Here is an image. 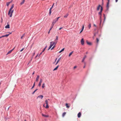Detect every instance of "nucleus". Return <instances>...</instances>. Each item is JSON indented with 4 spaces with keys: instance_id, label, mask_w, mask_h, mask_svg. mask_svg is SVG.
I'll use <instances>...</instances> for the list:
<instances>
[{
    "instance_id": "46",
    "label": "nucleus",
    "mask_w": 121,
    "mask_h": 121,
    "mask_svg": "<svg viewBox=\"0 0 121 121\" xmlns=\"http://www.w3.org/2000/svg\"><path fill=\"white\" fill-rule=\"evenodd\" d=\"M24 48H22L20 51V52H21L24 49Z\"/></svg>"
},
{
    "instance_id": "16",
    "label": "nucleus",
    "mask_w": 121,
    "mask_h": 121,
    "mask_svg": "<svg viewBox=\"0 0 121 121\" xmlns=\"http://www.w3.org/2000/svg\"><path fill=\"white\" fill-rule=\"evenodd\" d=\"M81 115V113L80 112H79L78 114V118H79L80 117Z\"/></svg>"
},
{
    "instance_id": "11",
    "label": "nucleus",
    "mask_w": 121,
    "mask_h": 121,
    "mask_svg": "<svg viewBox=\"0 0 121 121\" xmlns=\"http://www.w3.org/2000/svg\"><path fill=\"white\" fill-rule=\"evenodd\" d=\"M39 75H38L36 79V81L37 82L38 81L39 79Z\"/></svg>"
},
{
    "instance_id": "58",
    "label": "nucleus",
    "mask_w": 121,
    "mask_h": 121,
    "mask_svg": "<svg viewBox=\"0 0 121 121\" xmlns=\"http://www.w3.org/2000/svg\"><path fill=\"white\" fill-rule=\"evenodd\" d=\"M38 54L37 55L35 56V58H36L37 56H38Z\"/></svg>"
},
{
    "instance_id": "3",
    "label": "nucleus",
    "mask_w": 121,
    "mask_h": 121,
    "mask_svg": "<svg viewBox=\"0 0 121 121\" xmlns=\"http://www.w3.org/2000/svg\"><path fill=\"white\" fill-rule=\"evenodd\" d=\"M45 103L46 104V108H48L49 107L48 106V101L47 100H45Z\"/></svg>"
},
{
    "instance_id": "51",
    "label": "nucleus",
    "mask_w": 121,
    "mask_h": 121,
    "mask_svg": "<svg viewBox=\"0 0 121 121\" xmlns=\"http://www.w3.org/2000/svg\"><path fill=\"white\" fill-rule=\"evenodd\" d=\"M52 8H50V9L49 11H51V10H52Z\"/></svg>"
},
{
    "instance_id": "24",
    "label": "nucleus",
    "mask_w": 121,
    "mask_h": 121,
    "mask_svg": "<svg viewBox=\"0 0 121 121\" xmlns=\"http://www.w3.org/2000/svg\"><path fill=\"white\" fill-rule=\"evenodd\" d=\"M65 48H63L59 52V53H60L64 51V50Z\"/></svg>"
},
{
    "instance_id": "50",
    "label": "nucleus",
    "mask_w": 121,
    "mask_h": 121,
    "mask_svg": "<svg viewBox=\"0 0 121 121\" xmlns=\"http://www.w3.org/2000/svg\"><path fill=\"white\" fill-rule=\"evenodd\" d=\"M77 67V66H75L73 67V69H75Z\"/></svg>"
},
{
    "instance_id": "1",
    "label": "nucleus",
    "mask_w": 121,
    "mask_h": 121,
    "mask_svg": "<svg viewBox=\"0 0 121 121\" xmlns=\"http://www.w3.org/2000/svg\"><path fill=\"white\" fill-rule=\"evenodd\" d=\"M55 44V42H51L50 43V45L48 49V50H49Z\"/></svg>"
},
{
    "instance_id": "17",
    "label": "nucleus",
    "mask_w": 121,
    "mask_h": 121,
    "mask_svg": "<svg viewBox=\"0 0 121 121\" xmlns=\"http://www.w3.org/2000/svg\"><path fill=\"white\" fill-rule=\"evenodd\" d=\"M86 56L85 55L82 59V62H84L85 58H86Z\"/></svg>"
},
{
    "instance_id": "52",
    "label": "nucleus",
    "mask_w": 121,
    "mask_h": 121,
    "mask_svg": "<svg viewBox=\"0 0 121 121\" xmlns=\"http://www.w3.org/2000/svg\"><path fill=\"white\" fill-rule=\"evenodd\" d=\"M54 4H53L52 5V7L51 8H52V9L53 7V5H54Z\"/></svg>"
},
{
    "instance_id": "27",
    "label": "nucleus",
    "mask_w": 121,
    "mask_h": 121,
    "mask_svg": "<svg viewBox=\"0 0 121 121\" xmlns=\"http://www.w3.org/2000/svg\"><path fill=\"white\" fill-rule=\"evenodd\" d=\"M65 105L67 108H69L70 107V106L68 105V104L67 103Z\"/></svg>"
},
{
    "instance_id": "60",
    "label": "nucleus",
    "mask_w": 121,
    "mask_h": 121,
    "mask_svg": "<svg viewBox=\"0 0 121 121\" xmlns=\"http://www.w3.org/2000/svg\"><path fill=\"white\" fill-rule=\"evenodd\" d=\"M118 1V0H115V1L116 2H117Z\"/></svg>"
},
{
    "instance_id": "44",
    "label": "nucleus",
    "mask_w": 121,
    "mask_h": 121,
    "mask_svg": "<svg viewBox=\"0 0 121 121\" xmlns=\"http://www.w3.org/2000/svg\"><path fill=\"white\" fill-rule=\"evenodd\" d=\"M55 47V45L51 49V50H52Z\"/></svg>"
},
{
    "instance_id": "18",
    "label": "nucleus",
    "mask_w": 121,
    "mask_h": 121,
    "mask_svg": "<svg viewBox=\"0 0 121 121\" xmlns=\"http://www.w3.org/2000/svg\"><path fill=\"white\" fill-rule=\"evenodd\" d=\"M9 35V34H7L6 35H3L2 36V37H7Z\"/></svg>"
},
{
    "instance_id": "14",
    "label": "nucleus",
    "mask_w": 121,
    "mask_h": 121,
    "mask_svg": "<svg viewBox=\"0 0 121 121\" xmlns=\"http://www.w3.org/2000/svg\"><path fill=\"white\" fill-rule=\"evenodd\" d=\"M101 5L100 4L97 7V11L99 10L100 8V7L101 8Z\"/></svg>"
},
{
    "instance_id": "9",
    "label": "nucleus",
    "mask_w": 121,
    "mask_h": 121,
    "mask_svg": "<svg viewBox=\"0 0 121 121\" xmlns=\"http://www.w3.org/2000/svg\"><path fill=\"white\" fill-rule=\"evenodd\" d=\"M86 42L87 44L89 45H91L92 44L90 42H88V41L87 40H86Z\"/></svg>"
},
{
    "instance_id": "7",
    "label": "nucleus",
    "mask_w": 121,
    "mask_h": 121,
    "mask_svg": "<svg viewBox=\"0 0 121 121\" xmlns=\"http://www.w3.org/2000/svg\"><path fill=\"white\" fill-rule=\"evenodd\" d=\"M42 82V79H40V81L39 83V84L38 85V86H40L41 84V83Z\"/></svg>"
},
{
    "instance_id": "59",
    "label": "nucleus",
    "mask_w": 121,
    "mask_h": 121,
    "mask_svg": "<svg viewBox=\"0 0 121 121\" xmlns=\"http://www.w3.org/2000/svg\"><path fill=\"white\" fill-rule=\"evenodd\" d=\"M35 72H34L32 73V75H33L34 74Z\"/></svg>"
},
{
    "instance_id": "23",
    "label": "nucleus",
    "mask_w": 121,
    "mask_h": 121,
    "mask_svg": "<svg viewBox=\"0 0 121 121\" xmlns=\"http://www.w3.org/2000/svg\"><path fill=\"white\" fill-rule=\"evenodd\" d=\"M103 14L104 18V22L105 20V19L106 18V16H105V15L104 14Z\"/></svg>"
},
{
    "instance_id": "21",
    "label": "nucleus",
    "mask_w": 121,
    "mask_h": 121,
    "mask_svg": "<svg viewBox=\"0 0 121 121\" xmlns=\"http://www.w3.org/2000/svg\"><path fill=\"white\" fill-rule=\"evenodd\" d=\"M102 12L100 11L98 13L99 15H100V18H101V16L102 15Z\"/></svg>"
},
{
    "instance_id": "35",
    "label": "nucleus",
    "mask_w": 121,
    "mask_h": 121,
    "mask_svg": "<svg viewBox=\"0 0 121 121\" xmlns=\"http://www.w3.org/2000/svg\"><path fill=\"white\" fill-rule=\"evenodd\" d=\"M103 10V7L102 6H101V8H100V11H101V12H102V11Z\"/></svg>"
},
{
    "instance_id": "38",
    "label": "nucleus",
    "mask_w": 121,
    "mask_h": 121,
    "mask_svg": "<svg viewBox=\"0 0 121 121\" xmlns=\"http://www.w3.org/2000/svg\"><path fill=\"white\" fill-rule=\"evenodd\" d=\"M32 58H31V60H30V61H29L28 63V65L31 62V61H32Z\"/></svg>"
},
{
    "instance_id": "63",
    "label": "nucleus",
    "mask_w": 121,
    "mask_h": 121,
    "mask_svg": "<svg viewBox=\"0 0 121 121\" xmlns=\"http://www.w3.org/2000/svg\"><path fill=\"white\" fill-rule=\"evenodd\" d=\"M2 37H2V36L0 37V39Z\"/></svg>"
},
{
    "instance_id": "20",
    "label": "nucleus",
    "mask_w": 121,
    "mask_h": 121,
    "mask_svg": "<svg viewBox=\"0 0 121 121\" xmlns=\"http://www.w3.org/2000/svg\"><path fill=\"white\" fill-rule=\"evenodd\" d=\"M59 67V65H58L53 70V71H55Z\"/></svg>"
},
{
    "instance_id": "56",
    "label": "nucleus",
    "mask_w": 121,
    "mask_h": 121,
    "mask_svg": "<svg viewBox=\"0 0 121 121\" xmlns=\"http://www.w3.org/2000/svg\"><path fill=\"white\" fill-rule=\"evenodd\" d=\"M8 33H9V35L10 34H12V32H8Z\"/></svg>"
},
{
    "instance_id": "33",
    "label": "nucleus",
    "mask_w": 121,
    "mask_h": 121,
    "mask_svg": "<svg viewBox=\"0 0 121 121\" xmlns=\"http://www.w3.org/2000/svg\"><path fill=\"white\" fill-rule=\"evenodd\" d=\"M109 4L108 3H107V5H106V8H109Z\"/></svg>"
},
{
    "instance_id": "29",
    "label": "nucleus",
    "mask_w": 121,
    "mask_h": 121,
    "mask_svg": "<svg viewBox=\"0 0 121 121\" xmlns=\"http://www.w3.org/2000/svg\"><path fill=\"white\" fill-rule=\"evenodd\" d=\"M73 51H72L71 52L69 55V56H70L72 54V53H73Z\"/></svg>"
},
{
    "instance_id": "28",
    "label": "nucleus",
    "mask_w": 121,
    "mask_h": 121,
    "mask_svg": "<svg viewBox=\"0 0 121 121\" xmlns=\"http://www.w3.org/2000/svg\"><path fill=\"white\" fill-rule=\"evenodd\" d=\"M38 90V89H36L35 91H34V92L32 93V94L33 95Z\"/></svg>"
},
{
    "instance_id": "6",
    "label": "nucleus",
    "mask_w": 121,
    "mask_h": 121,
    "mask_svg": "<svg viewBox=\"0 0 121 121\" xmlns=\"http://www.w3.org/2000/svg\"><path fill=\"white\" fill-rule=\"evenodd\" d=\"M14 48H14L13 49L9 51L6 54V55H7L8 54L10 53L13 51L14 49Z\"/></svg>"
},
{
    "instance_id": "39",
    "label": "nucleus",
    "mask_w": 121,
    "mask_h": 121,
    "mask_svg": "<svg viewBox=\"0 0 121 121\" xmlns=\"http://www.w3.org/2000/svg\"><path fill=\"white\" fill-rule=\"evenodd\" d=\"M10 3V2H7V3L6 5L7 6H8L9 5Z\"/></svg>"
},
{
    "instance_id": "4",
    "label": "nucleus",
    "mask_w": 121,
    "mask_h": 121,
    "mask_svg": "<svg viewBox=\"0 0 121 121\" xmlns=\"http://www.w3.org/2000/svg\"><path fill=\"white\" fill-rule=\"evenodd\" d=\"M57 21L55 19L53 20V22L52 23V25L53 26L55 23Z\"/></svg>"
},
{
    "instance_id": "53",
    "label": "nucleus",
    "mask_w": 121,
    "mask_h": 121,
    "mask_svg": "<svg viewBox=\"0 0 121 121\" xmlns=\"http://www.w3.org/2000/svg\"><path fill=\"white\" fill-rule=\"evenodd\" d=\"M62 28V27H60V28L59 29V30H60Z\"/></svg>"
},
{
    "instance_id": "31",
    "label": "nucleus",
    "mask_w": 121,
    "mask_h": 121,
    "mask_svg": "<svg viewBox=\"0 0 121 121\" xmlns=\"http://www.w3.org/2000/svg\"><path fill=\"white\" fill-rule=\"evenodd\" d=\"M45 87V83H43L42 84V88H43Z\"/></svg>"
},
{
    "instance_id": "13",
    "label": "nucleus",
    "mask_w": 121,
    "mask_h": 121,
    "mask_svg": "<svg viewBox=\"0 0 121 121\" xmlns=\"http://www.w3.org/2000/svg\"><path fill=\"white\" fill-rule=\"evenodd\" d=\"M84 26L83 25L82 27V28L81 30V31L80 32V33H81L83 31L84 29Z\"/></svg>"
},
{
    "instance_id": "57",
    "label": "nucleus",
    "mask_w": 121,
    "mask_h": 121,
    "mask_svg": "<svg viewBox=\"0 0 121 121\" xmlns=\"http://www.w3.org/2000/svg\"><path fill=\"white\" fill-rule=\"evenodd\" d=\"M43 52H42L39 55V56L42 54V53Z\"/></svg>"
},
{
    "instance_id": "43",
    "label": "nucleus",
    "mask_w": 121,
    "mask_h": 121,
    "mask_svg": "<svg viewBox=\"0 0 121 121\" xmlns=\"http://www.w3.org/2000/svg\"><path fill=\"white\" fill-rule=\"evenodd\" d=\"M4 118L5 119V121H6V120L8 119L9 118L8 117H5Z\"/></svg>"
},
{
    "instance_id": "55",
    "label": "nucleus",
    "mask_w": 121,
    "mask_h": 121,
    "mask_svg": "<svg viewBox=\"0 0 121 121\" xmlns=\"http://www.w3.org/2000/svg\"><path fill=\"white\" fill-rule=\"evenodd\" d=\"M108 2L107 3H108L109 4V0H108Z\"/></svg>"
},
{
    "instance_id": "15",
    "label": "nucleus",
    "mask_w": 121,
    "mask_h": 121,
    "mask_svg": "<svg viewBox=\"0 0 121 121\" xmlns=\"http://www.w3.org/2000/svg\"><path fill=\"white\" fill-rule=\"evenodd\" d=\"M61 57H60L58 59V60H57V61L56 62V64H55V65H56L58 63L59 61L60 60V59H61Z\"/></svg>"
},
{
    "instance_id": "42",
    "label": "nucleus",
    "mask_w": 121,
    "mask_h": 121,
    "mask_svg": "<svg viewBox=\"0 0 121 121\" xmlns=\"http://www.w3.org/2000/svg\"><path fill=\"white\" fill-rule=\"evenodd\" d=\"M24 35H25V34H23L22 35V36L21 37V39H22L23 38V37L24 36Z\"/></svg>"
},
{
    "instance_id": "40",
    "label": "nucleus",
    "mask_w": 121,
    "mask_h": 121,
    "mask_svg": "<svg viewBox=\"0 0 121 121\" xmlns=\"http://www.w3.org/2000/svg\"><path fill=\"white\" fill-rule=\"evenodd\" d=\"M35 52H34V53L33 54V55H32V58H33V57L35 55Z\"/></svg>"
},
{
    "instance_id": "61",
    "label": "nucleus",
    "mask_w": 121,
    "mask_h": 121,
    "mask_svg": "<svg viewBox=\"0 0 121 121\" xmlns=\"http://www.w3.org/2000/svg\"><path fill=\"white\" fill-rule=\"evenodd\" d=\"M85 65L83 66V68H85Z\"/></svg>"
},
{
    "instance_id": "47",
    "label": "nucleus",
    "mask_w": 121,
    "mask_h": 121,
    "mask_svg": "<svg viewBox=\"0 0 121 121\" xmlns=\"http://www.w3.org/2000/svg\"><path fill=\"white\" fill-rule=\"evenodd\" d=\"M46 49V48H45L43 49V51H42V52H43L45 50V49Z\"/></svg>"
},
{
    "instance_id": "34",
    "label": "nucleus",
    "mask_w": 121,
    "mask_h": 121,
    "mask_svg": "<svg viewBox=\"0 0 121 121\" xmlns=\"http://www.w3.org/2000/svg\"><path fill=\"white\" fill-rule=\"evenodd\" d=\"M91 27V25L90 23L89 24V25L88 26V27L89 29H90Z\"/></svg>"
},
{
    "instance_id": "49",
    "label": "nucleus",
    "mask_w": 121,
    "mask_h": 121,
    "mask_svg": "<svg viewBox=\"0 0 121 121\" xmlns=\"http://www.w3.org/2000/svg\"><path fill=\"white\" fill-rule=\"evenodd\" d=\"M57 58H56V60H55V62H53V64H54V63H55V62H56V60H57Z\"/></svg>"
},
{
    "instance_id": "64",
    "label": "nucleus",
    "mask_w": 121,
    "mask_h": 121,
    "mask_svg": "<svg viewBox=\"0 0 121 121\" xmlns=\"http://www.w3.org/2000/svg\"><path fill=\"white\" fill-rule=\"evenodd\" d=\"M50 31V30H49V31L48 32V34H49V33Z\"/></svg>"
},
{
    "instance_id": "12",
    "label": "nucleus",
    "mask_w": 121,
    "mask_h": 121,
    "mask_svg": "<svg viewBox=\"0 0 121 121\" xmlns=\"http://www.w3.org/2000/svg\"><path fill=\"white\" fill-rule=\"evenodd\" d=\"M5 28H10V25L9 24H8L6 26Z\"/></svg>"
},
{
    "instance_id": "26",
    "label": "nucleus",
    "mask_w": 121,
    "mask_h": 121,
    "mask_svg": "<svg viewBox=\"0 0 121 121\" xmlns=\"http://www.w3.org/2000/svg\"><path fill=\"white\" fill-rule=\"evenodd\" d=\"M25 1V0H23L20 3V4L21 5H22L24 3Z\"/></svg>"
},
{
    "instance_id": "32",
    "label": "nucleus",
    "mask_w": 121,
    "mask_h": 121,
    "mask_svg": "<svg viewBox=\"0 0 121 121\" xmlns=\"http://www.w3.org/2000/svg\"><path fill=\"white\" fill-rule=\"evenodd\" d=\"M109 8H106V10L105 11V12H108V10Z\"/></svg>"
},
{
    "instance_id": "8",
    "label": "nucleus",
    "mask_w": 121,
    "mask_h": 121,
    "mask_svg": "<svg viewBox=\"0 0 121 121\" xmlns=\"http://www.w3.org/2000/svg\"><path fill=\"white\" fill-rule=\"evenodd\" d=\"M13 10H11V11L10 12V14L9 15L10 17H12V13H13Z\"/></svg>"
},
{
    "instance_id": "48",
    "label": "nucleus",
    "mask_w": 121,
    "mask_h": 121,
    "mask_svg": "<svg viewBox=\"0 0 121 121\" xmlns=\"http://www.w3.org/2000/svg\"><path fill=\"white\" fill-rule=\"evenodd\" d=\"M51 11H49V14L50 15L51 14Z\"/></svg>"
},
{
    "instance_id": "54",
    "label": "nucleus",
    "mask_w": 121,
    "mask_h": 121,
    "mask_svg": "<svg viewBox=\"0 0 121 121\" xmlns=\"http://www.w3.org/2000/svg\"><path fill=\"white\" fill-rule=\"evenodd\" d=\"M94 26H95V27H97L96 26V25H95V24H94Z\"/></svg>"
},
{
    "instance_id": "41",
    "label": "nucleus",
    "mask_w": 121,
    "mask_h": 121,
    "mask_svg": "<svg viewBox=\"0 0 121 121\" xmlns=\"http://www.w3.org/2000/svg\"><path fill=\"white\" fill-rule=\"evenodd\" d=\"M60 17H57L56 19H55L56 21H57L58 20L59 18Z\"/></svg>"
},
{
    "instance_id": "25",
    "label": "nucleus",
    "mask_w": 121,
    "mask_h": 121,
    "mask_svg": "<svg viewBox=\"0 0 121 121\" xmlns=\"http://www.w3.org/2000/svg\"><path fill=\"white\" fill-rule=\"evenodd\" d=\"M68 15H69V14H68V13H66V14L64 16V17L65 18H66L67 17V16H68Z\"/></svg>"
},
{
    "instance_id": "36",
    "label": "nucleus",
    "mask_w": 121,
    "mask_h": 121,
    "mask_svg": "<svg viewBox=\"0 0 121 121\" xmlns=\"http://www.w3.org/2000/svg\"><path fill=\"white\" fill-rule=\"evenodd\" d=\"M96 42L97 43H98L99 41V39L98 38H96Z\"/></svg>"
},
{
    "instance_id": "5",
    "label": "nucleus",
    "mask_w": 121,
    "mask_h": 121,
    "mask_svg": "<svg viewBox=\"0 0 121 121\" xmlns=\"http://www.w3.org/2000/svg\"><path fill=\"white\" fill-rule=\"evenodd\" d=\"M81 43L82 45H83L84 44V41L83 38H82L81 41Z\"/></svg>"
},
{
    "instance_id": "30",
    "label": "nucleus",
    "mask_w": 121,
    "mask_h": 121,
    "mask_svg": "<svg viewBox=\"0 0 121 121\" xmlns=\"http://www.w3.org/2000/svg\"><path fill=\"white\" fill-rule=\"evenodd\" d=\"M35 82L34 83V84L33 85V86H32V88H31V89H32L34 87V86H35Z\"/></svg>"
},
{
    "instance_id": "10",
    "label": "nucleus",
    "mask_w": 121,
    "mask_h": 121,
    "mask_svg": "<svg viewBox=\"0 0 121 121\" xmlns=\"http://www.w3.org/2000/svg\"><path fill=\"white\" fill-rule=\"evenodd\" d=\"M58 40V36H56V39H55V42H55V45L56 44L57 42V40Z\"/></svg>"
},
{
    "instance_id": "2",
    "label": "nucleus",
    "mask_w": 121,
    "mask_h": 121,
    "mask_svg": "<svg viewBox=\"0 0 121 121\" xmlns=\"http://www.w3.org/2000/svg\"><path fill=\"white\" fill-rule=\"evenodd\" d=\"M14 7V4H13L12 6L10 8V9H9V12L8 13V15H9V14H10V12L11 11V10Z\"/></svg>"
},
{
    "instance_id": "45",
    "label": "nucleus",
    "mask_w": 121,
    "mask_h": 121,
    "mask_svg": "<svg viewBox=\"0 0 121 121\" xmlns=\"http://www.w3.org/2000/svg\"><path fill=\"white\" fill-rule=\"evenodd\" d=\"M53 26H52L51 25V27L50 28V31L51 29H52V28L53 27Z\"/></svg>"
},
{
    "instance_id": "37",
    "label": "nucleus",
    "mask_w": 121,
    "mask_h": 121,
    "mask_svg": "<svg viewBox=\"0 0 121 121\" xmlns=\"http://www.w3.org/2000/svg\"><path fill=\"white\" fill-rule=\"evenodd\" d=\"M66 114V112H64L62 114V116L63 117H64L65 115V114Z\"/></svg>"
},
{
    "instance_id": "19",
    "label": "nucleus",
    "mask_w": 121,
    "mask_h": 121,
    "mask_svg": "<svg viewBox=\"0 0 121 121\" xmlns=\"http://www.w3.org/2000/svg\"><path fill=\"white\" fill-rule=\"evenodd\" d=\"M43 95H41L38 96V98H40L41 99H42L43 98Z\"/></svg>"
},
{
    "instance_id": "22",
    "label": "nucleus",
    "mask_w": 121,
    "mask_h": 121,
    "mask_svg": "<svg viewBox=\"0 0 121 121\" xmlns=\"http://www.w3.org/2000/svg\"><path fill=\"white\" fill-rule=\"evenodd\" d=\"M42 115L43 116L45 117H48V116L44 115L43 114H42Z\"/></svg>"
},
{
    "instance_id": "62",
    "label": "nucleus",
    "mask_w": 121,
    "mask_h": 121,
    "mask_svg": "<svg viewBox=\"0 0 121 121\" xmlns=\"http://www.w3.org/2000/svg\"><path fill=\"white\" fill-rule=\"evenodd\" d=\"M11 106H10L8 108V110L9 108Z\"/></svg>"
}]
</instances>
